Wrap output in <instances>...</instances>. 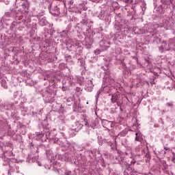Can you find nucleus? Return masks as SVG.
Returning a JSON list of instances; mask_svg holds the SVG:
<instances>
[{"instance_id": "ddd939ff", "label": "nucleus", "mask_w": 175, "mask_h": 175, "mask_svg": "<svg viewBox=\"0 0 175 175\" xmlns=\"http://www.w3.org/2000/svg\"><path fill=\"white\" fill-rule=\"evenodd\" d=\"M164 150H165V151H167L168 150H170V148L167 147H164Z\"/></svg>"}, {"instance_id": "2eb2a0df", "label": "nucleus", "mask_w": 175, "mask_h": 175, "mask_svg": "<svg viewBox=\"0 0 175 175\" xmlns=\"http://www.w3.org/2000/svg\"><path fill=\"white\" fill-rule=\"evenodd\" d=\"M120 105H121V103H120V102H117V105H118V106H119V107H120Z\"/></svg>"}, {"instance_id": "dca6fc26", "label": "nucleus", "mask_w": 175, "mask_h": 175, "mask_svg": "<svg viewBox=\"0 0 175 175\" xmlns=\"http://www.w3.org/2000/svg\"><path fill=\"white\" fill-rule=\"evenodd\" d=\"M120 111H124V109L121 107H120Z\"/></svg>"}, {"instance_id": "9b49d317", "label": "nucleus", "mask_w": 175, "mask_h": 175, "mask_svg": "<svg viewBox=\"0 0 175 175\" xmlns=\"http://www.w3.org/2000/svg\"><path fill=\"white\" fill-rule=\"evenodd\" d=\"M172 155H173V157H172V161L174 163H175V153H174V152H172Z\"/></svg>"}, {"instance_id": "20e7f679", "label": "nucleus", "mask_w": 175, "mask_h": 175, "mask_svg": "<svg viewBox=\"0 0 175 175\" xmlns=\"http://www.w3.org/2000/svg\"><path fill=\"white\" fill-rule=\"evenodd\" d=\"M110 46H106L105 44L100 45V50L101 51H106L107 49H109Z\"/></svg>"}, {"instance_id": "a211bd4d", "label": "nucleus", "mask_w": 175, "mask_h": 175, "mask_svg": "<svg viewBox=\"0 0 175 175\" xmlns=\"http://www.w3.org/2000/svg\"><path fill=\"white\" fill-rule=\"evenodd\" d=\"M40 24L41 25H44L43 24H42V21L40 22Z\"/></svg>"}, {"instance_id": "0eeeda50", "label": "nucleus", "mask_w": 175, "mask_h": 175, "mask_svg": "<svg viewBox=\"0 0 175 175\" xmlns=\"http://www.w3.org/2000/svg\"><path fill=\"white\" fill-rule=\"evenodd\" d=\"M100 49H96L94 53L96 54V55H98V54H100Z\"/></svg>"}, {"instance_id": "1a4fd4ad", "label": "nucleus", "mask_w": 175, "mask_h": 175, "mask_svg": "<svg viewBox=\"0 0 175 175\" xmlns=\"http://www.w3.org/2000/svg\"><path fill=\"white\" fill-rule=\"evenodd\" d=\"M168 107H173V102H170L166 104Z\"/></svg>"}, {"instance_id": "412c9836", "label": "nucleus", "mask_w": 175, "mask_h": 175, "mask_svg": "<svg viewBox=\"0 0 175 175\" xmlns=\"http://www.w3.org/2000/svg\"><path fill=\"white\" fill-rule=\"evenodd\" d=\"M164 154H166V152H164Z\"/></svg>"}, {"instance_id": "9d476101", "label": "nucleus", "mask_w": 175, "mask_h": 175, "mask_svg": "<svg viewBox=\"0 0 175 175\" xmlns=\"http://www.w3.org/2000/svg\"><path fill=\"white\" fill-rule=\"evenodd\" d=\"M135 142H140V137L137 136V133H135Z\"/></svg>"}, {"instance_id": "7ed1b4c3", "label": "nucleus", "mask_w": 175, "mask_h": 175, "mask_svg": "<svg viewBox=\"0 0 175 175\" xmlns=\"http://www.w3.org/2000/svg\"><path fill=\"white\" fill-rule=\"evenodd\" d=\"M120 99V96L118 94H113L111 96V100L112 103H117V100Z\"/></svg>"}, {"instance_id": "39448f33", "label": "nucleus", "mask_w": 175, "mask_h": 175, "mask_svg": "<svg viewBox=\"0 0 175 175\" xmlns=\"http://www.w3.org/2000/svg\"><path fill=\"white\" fill-rule=\"evenodd\" d=\"M1 85H2V87H3V88H8V85L6 84L5 80H2L1 82Z\"/></svg>"}, {"instance_id": "f257e3e1", "label": "nucleus", "mask_w": 175, "mask_h": 175, "mask_svg": "<svg viewBox=\"0 0 175 175\" xmlns=\"http://www.w3.org/2000/svg\"><path fill=\"white\" fill-rule=\"evenodd\" d=\"M101 122L103 128H105L106 131H110L109 128H113V126H114L113 122H110L107 120L103 119L101 120Z\"/></svg>"}, {"instance_id": "f3484780", "label": "nucleus", "mask_w": 175, "mask_h": 175, "mask_svg": "<svg viewBox=\"0 0 175 175\" xmlns=\"http://www.w3.org/2000/svg\"><path fill=\"white\" fill-rule=\"evenodd\" d=\"M54 143L55 144V143H58V140H55L54 141Z\"/></svg>"}, {"instance_id": "f8f14e48", "label": "nucleus", "mask_w": 175, "mask_h": 175, "mask_svg": "<svg viewBox=\"0 0 175 175\" xmlns=\"http://www.w3.org/2000/svg\"><path fill=\"white\" fill-rule=\"evenodd\" d=\"M70 174H72V172H70V170L65 171V175H70Z\"/></svg>"}, {"instance_id": "4468645a", "label": "nucleus", "mask_w": 175, "mask_h": 175, "mask_svg": "<svg viewBox=\"0 0 175 175\" xmlns=\"http://www.w3.org/2000/svg\"><path fill=\"white\" fill-rule=\"evenodd\" d=\"M37 163L38 164V166H42V163L38 161Z\"/></svg>"}, {"instance_id": "6e6552de", "label": "nucleus", "mask_w": 175, "mask_h": 175, "mask_svg": "<svg viewBox=\"0 0 175 175\" xmlns=\"http://www.w3.org/2000/svg\"><path fill=\"white\" fill-rule=\"evenodd\" d=\"M81 24H83V25L85 24V25H87L88 24L87 19H83L81 21Z\"/></svg>"}, {"instance_id": "aec40b11", "label": "nucleus", "mask_w": 175, "mask_h": 175, "mask_svg": "<svg viewBox=\"0 0 175 175\" xmlns=\"http://www.w3.org/2000/svg\"><path fill=\"white\" fill-rule=\"evenodd\" d=\"M10 107H12V105H10Z\"/></svg>"}, {"instance_id": "6ab92c4d", "label": "nucleus", "mask_w": 175, "mask_h": 175, "mask_svg": "<svg viewBox=\"0 0 175 175\" xmlns=\"http://www.w3.org/2000/svg\"><path fill=\"white\" fill-rule=\"evenodd\" d=\"M6 109V110H9V109H10V108H5Z\"/></svg>"}, {"instance_id": "f03ea898", "label": "nucleus", "mask_w": 175, "mask_h": 175, "mask_svg": "<svg viewBox=\"0 0 175 175\" xmlns=\"http://www.w3.org/2000/svg\"><path fill=\"white\" fill-rule=\"evenodd\" d=\"M170 49V46L169 44L161 45L159 48L160 53H163L164 51H169Z\"/></svg>"}, {"instance_id": "423d86ee", "label": "nucleus", "mask_w": 175, "mask_h": 175, "mask_svg": "<svg viewBox=\"0 0 175 175\" xmlns=\"http://www.w3.org/2000/svg\"><path fill=\"white\" fill-rule=\"evenodd\" d=\"M88 85L90 88H92L94 87V83H92V80L88 81Z\"/></svg>"}]
</instances>
